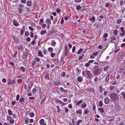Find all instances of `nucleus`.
<instances>
[{
  "label": "nucleus",
  "mask_w": 125,
  "mask_h": 125,
  "mask_svg": "<svg viewBox=\"0 0 125 125\" xmlns=\"http://www.w3.org/2000/svg\"><path fill=\"white\" fill-rule=\"evenodd\" d=\"M109 96L111 100L113 101L117 100L119 98V97L118 94L115 93H112Z\"/></svg>",
  "instance_id": "1"
},
{
  "label": "nucleus",
  "mask_w": 125,
  "mask_h": 125,
  "mask_svg": "<svg viewBox=\"0 0 125 125\" xmlns=\"http://www.w3.org/2000/svg\"><path fill=\"white\" fill-rule=\"evenodd\" d=\"M82 74L83 76H87L88 78H91L92 75L91 72L88 71H83L82 72Z\"/></svg>",
  "instance_id": "2"
},
{
  "label": "nucleus",
  "mask_w": 125,
  "mask_h": 125,
  "mask_svg": "<svg viewBox=\"0 0 125 125\" xmlns=\"http://www.w3.org/2000/svg\"><path fill=\"white\" fill-rule=\"evenodd\" d=\"M28 55V51L26 50L25 51L23 54L22 55V58L23 59H26Z\"/></svg>",
  "instance_id": "3"
},
{
  "label": "nucleus",
  "mask_w": 125,
  "mask_h": 125,
  "mask_svg": "<svg viewBox=\"0 0 125 125\" xmlns=\"http://www.w3.org/2000/svg\"><path fill=\"white\" fill-rule=\"evenodd\" d=\"M104 103L105 104H108L110 101V99L108 97H105L104 99Z\"/></svg>",
  "instance_id": "4"
},
{
  "label": "nucleus",
  "mask_w": 125,
  "mask_h": 125,
  "mask_svg": "<svg viewBox=\"0 0 125 125\" xmlns=\"http://www.w3.org/2000/svg\"><path fill=\"white\" fill-rule=\"evenodd\" d=\"M19 102L21 105H24L25 103L24 99L23 98L21 97L20 98L19 100Z\"/></svg>",
  "instance_id": "5"
},
{
  "label": "nucleus",
  "mask_w": 125,
  "mask_h": 125,
  "mask_svg": "<svg viewBox=\"0 0 125 125\" xmlns=\"http://www.w3.org/2000/svg\"><path fill=\"white\" fill-rule=\"evenodd\" d=\"M116 38L115 36H113L111 38L110 42H111L115 43L116 42Z\"/></svg>",
  "instance_id": "6"
},
{
  "label": "nucleus",
  "mask_w": 125,
  "mask_h": 125,
  "mask_svg": "<svg viewBox=\"0 0 125 125\" xmlns=\"http://www.w3.org/2000/svg\"><path fill=\"white\" fill-rule=\"evenodd\" d=\"M94 117H95V120L97 122H98L99 121H100V120H101V119H100V120L99 119H97V118H99L100 117V116L97 114H96V115H95Z\"/></svg>",
  "instance_id": "7"
},
{
  "label": "nucleus",
  "mask_w": 125,
  "mask_h": 125,
  "mask_svg": "<svg viewBox=\"0 0 125 125\" xmlns=\"http://www.w3.org/2000/svg\"><path fill=\"white\" fill-rule=\"evenodd\" d=\"M60 91L61 92L63 93H67V92L68 90L64 89L62 87H60Z\"/></svg>",
  "instance_id": "8"
},
{
  "label": "nucleus",
  "mask_w": 125,
  "mask_h": 125,
  "mask_svg": "<svg viewBox=\"0 0 125 125\" xmlns=\"http://www.w3.org/2000/svg\"><path fill=\"white\" fill-rule=\"evenodd\" d=\"M27 6H31L32 5V1L30 0H28L27 2Z\"/></svg>",
  "instance_id": "9"
},
{
  "label": "nucleus",
  "mask_w": 125,
  "mask_h": 125,
  "mask_svg": "<svg viewBox=\"0 0 125 125\" xmlns=\"http://www.w3.org/2000/svg\"><path fill=\"white\" fill-rule=\"evenodd\" d=\"M99 73V70L98 69H96L94 71V74L95 75H98Z\"/></svg>",
  "instance_id": "10"
},
{
  "label": "nucleus",
  "mask_w": 125,
  "mask_h": 125,
  "mask_svg": "<svg viewBox=\"0 0 125 125\" xmlns=\"http://www.w3.org/2000/svg\"><path fill=\"white\" fill-rule=\"evenodd\" d=\"M115 109L116 111L119 112L120 110V106L119 105H118L115 106Z\"/></svg>",
  "instance_id": "11"
},
{
  "label": "nucleus",
  "mask_w": 125,
  "mask_h": 125,
  "mask_svg": "<svg viewBox=\"0 0 125 125\" xmlns=\"http://www.w3.org/2000/svg\"><path fill=\"white\" fill-rule=\"evenodd\" d=\"M25 28L24 26L21 29L20 32V34L21 35H23L24 32L25 31Z\"/></svg>",
  "instance_id": "12"
},
{
  "label": "nucleus",
  "mask_w": 125,
  "mask_h": 125,
  "mask_svg": "<svg viewBox=\"0 0 125 125\" xmlns=\"http://www.w3.org/2000/svg\"><path fill=\"white\" fill-rule=\"evenodd\" d=\"M123 56L122 54H119L118 56L117 59L118 60H121V59L123 58Z\"/></svg>",
  "instance_id": "13"
},
{
  "label": "nucleus",
  "mask_w": 125,
  "mask_h": 125,
  "mask_svg": "<svg viewBox=\"0 0 125 125\" xmlns=\"http://www.w3.org/2000/svg\"><path fill=\"white\" fill-rule=\"evenodd\" d=\"M38 55L40 57H43V54L41 51H39L38 52Z\"/></svg>",
  "instance_id": "14"
},
{
  "label": "nucleus",
  "mask_w": 125,
  "mask_h": 125,
  "mask_svg": "<svg viewBox=\"0 0 125 125\" xmlns=\"http://www.w3.org/2000/svg\"><path fill=\"white\" fill-rule=\"evenodd\" d=\"M45 22L48 24H51V20L50 19H47L46 20Z\"/></svg>",
  "instance_id": "15"
},
{
  "label": "nucleus",
  "mask_w": 125,
  "mask_h": 125,
  "mask_svg": "<svg viewBox=\"0 0 125 125\" xmlns=\"http://www.w3.org/2000/svg\"><path fill=\"white\" fill-rule=\"evenodd\" d=\"M44 120L43 119H41L39 121V123L41 125H44Z\"/></svg>",
  "instance_id": "16"
},
{
  "label": "nucleus",
  "mask_w": 125,
  "mask_h": 125,
  "mask_svg": "<svg viewBox=\"0 0 125 125\" xmlns=\"http://www.w3.org/2000/svg\"><path fill=\"white\" fill-rule=\"evenodd\" d=\"M53 84L55 85L59 86L61 85V83L59 82H55L53 83Z\"/></svg>",
  "instance_id": "17"
},
{
  "label": "nucleus",
  "mask_w": 125,
  "mask_h": 125,
  "mask_svg": "<svg viewBox=\"0 0 125 125\" xmlns=\"http://www.w3.org/2000/svg\"><path fill=\"white\" fill-rule=\"evenodd\" d=\"M95 16H93L91 18H90L89 19V20L91 21H93L94 22H95Z\"/></svg>",
  "instance_id": "18"
},
{
  "label": "nucleus",
  "mask_w": 125,
  "mask_h": 125,
  "mask_svg": "<svg viewBox=\"0 0 125 125\" xmlns=\"http://www.w3.org/2000/svg\"><path fill=\"white\" fill-rule=\"evenodd\" d=\"M56 102H58L60 103L62 105L64 106L65 105V103H63L60 100H56Z\"/></svg>",
  "instance_id": "19"
},
{
  "label": "nucleus",
  "mask_w": 125,
  "mask_h": 125,
  "mask_svg": "<svg viewBox=\"0 0 125 125\" xmlns=\"http://www.w3.org/2000/svg\"><path fill=\"white\" fill-rule=\"evenodd\" d=\"M87 106L86 104L85 103H83L82 104L81 107L83 109H84Z\"/></svg>",
  "instance_id": "20"
},
{
  "label": "nucleus",
  "mask_w": 125,
  "mask_h": 125,
  "mask_svg": "<svg viewBox=\"0 0 125 125\" xmlns=\"http://www.w3.org/2000/svg\"><path fill=\"white\" fill-rule=\"evenodd\" d=\"M89 112V110L87 109H85L84 110V113L85 114H88Z\"/></svg>",
  "instance_id": "21"
},
{
  "label": "nucleus",
  "mask_w": 125,
  "mask_h": 125,
  "mask_svg": "<svg viewBox=\"0 0 125 125\" xmlns=\"http://www.w3.org/2000/svg\"><path fill=\"white\" fill-rule=\"evenodd\" d=\"M44 78L46 80H48L49 79V75L48 73H46L45 75Z\"/></svg>",
  "instance_id": "22"
},
{
  "label": "nucleus",
  "mask_w": 125,
  "mask_h": 125,
  "mask_svg": "<svg viewBox=\"0 0 125 125\" xmlns=\"http://www.w3.org/2000/svg\"><path fill=\"white\" fill-rule=\"evenodd\" d=\"M22 45H19L17 47V49L18 50H22Z\"/></svg>",
  "instance_id": "23"
},
{
  "label": "nucleus",
  "mask_w": 125,
  "mask_h": 125,
  "mask_svg": "<svg viewBox=\"0 0 125 125\" xmlns=\"http://www.w3.org/2000/svg\"><path fill=\"white\" fill-rule=\"evenodd\" d=\"M51 44L52 46H55L56 44V43L55 41L54 40H52L51 42Z\"/></svg>",
  "instance_id": "24"
},
{
  "label": "nucleus",
  "mask_w": 125,
  "mask_h": 125,
  "mask_svg": "<svg viewBox=\"0 0 125 125\" xmlns=\"http://www.w3.org/2000/svg\"><path fill=\"white\" fill-rule=\"evenodd\" d=\"M118 31L117 30H114L113 31V33L114 34L117 35L118 34Z\"/></svg>",
  "instance_id": "25"
},
{
  "label": "nucleus",
  "mask_w": 125,
  "mask_h": 125,
  "mask_svg": "<svg viewBox=\"0 0 125 125\" xmlns=\"http://www.w3.org/2000/svg\"><path fill=\"white\" fill-rule=\"evenodd\" d=\"M83 102V100H81L77 102L76 104V105L78 106L81 104Z\"/></svg>",
  "instance_id": "26"
},
{
  "label": "nucleus",
  "mask_w": 125,
  "mask_h": 125,
  "mask_svg": "<svg viewBox=\"0 0 125 125\" xmlns=\"http://www.w3.org/2000/svg\"><path fill=\"white\" fill-rule=\"evenodd\" d=\"M13 24L15 26H17L19 25V23L15 21H13Z\"/></svg>",
  "instance_id": "27"
},
{
  "label": "nucleus",
  "mask_w": 125,
  "mask_h": 125,
  "mask_svg": "<svg viewBox=\"0 0 125 125\" xmlns=\"http://www.w3.org/2000/svg\"><path fill=\"white\" fill-rule=\"evenodd\" d=\"M20 69L22 72L24 73L25 72V69L22 66L21 67Z\"/></svg>",
  "instance_id": "28"
},
{
  "label": "nucleus",
  "mask_w": 125,
  "mask_h": 125,
  "mask_svg": "<svg viewBox=\"0 0 125 125\" xmlns=\"http://www.w3.org/2000/svg\"><path fill=\"white\" fill-rule=\"evenodd\" d=\"M77 80L78 82H81L82 81L83 78L81 77H79L77 78Z\"/></svg>",
  "instance_id": "29"
},
{
  "label": "nucleus",
  "mask_w": 125,
  "mask_h": 125,
  "mask_svg": "<svg viewBox=\"0 0 125 125\" xmlns=\"http://www.w3.org/2000/svg\"><path fill=\"white\" fill-rule=\"evenodd\" d=\"M35 61L37 62H39L40 61V58L38 57H35L34 58Z\"/></svg>",
  "instance_id": "30"
},
{
  "label": "nucleus",
  "mask_w": 125,
  "mask_h": 125,
  "mask_svg": "<svg viewBox=\"0 0 125 125\" xmlns=\"http://www.w3.org/2000/svg\"><path fill=\"white\" fill-rule=\"evenodd\" d=\"M46 33V30L42 31L40 32V34L42 35H43Z\"/></svg>",
  "instance_id": "31"
},
{
  "label": "nucleus",
  "mask_w": 125,
  "mask_h": 125,
  "mask_svg": "<svg viewBox=\"0 0 125 125\" xmlns=\"http://www.w3.org/2000/svg\"><path fill=\"white\" fill-rule=\"evenodd\" d=\"M56 32V31L55 30H52V31L51 30L49 31L48 32L49 33V34H51L53 33Z\"/></svg>",
  "instance_id": "32"
},
{
  "label": "nucleus",
  "mask_w": 125,
  "mask_h": 125,
  "mask_svg": "<svg viewBox=\"0 0 125 125\" xmlns=\"http://www.w3.org/2000/svg\"><path fill=\"white\" fill-rule=\"evenodd\" d=\"M109 74H108L106 77L105 79V81L106 82H107L109 80Z\"/></svg>",
  "instance_id": "33"
},
{
  "label": "nucleus",
  "mask_w": 125,
  "mask_h": 125,
  "mask_svg": "<svg viewBox=\"0 0 125 125\" xmlns=\"http://www.w3.org/2000/svg\"><path fill=\"white\" fill-rule=\"evenodd\" d=\"M99 106L100 107H102L103 106V103L102 101H100L99 102Z\"/></svg>",
  "instance_id": "34"
},
{
  "label": "nucleus",
  "mask_w": 125,
  "mask_h": 125,
  "mask_svg": "<svg viewBox=\"0 0 125 125\" xmlns=\"http://www.w3.org/2000/svg\"><path fill=\"white\" fill-rule=\"evenodd\" d=\"M9 123L10 124H13L14 123V120L13 119H12L10 120H9Z\"/></svg>",
  "instance_id": "35"
},
{
  "label": "nucleus",
  "mask_w": 125,
  "mask_h": 125,
  "mask_svg": "<svg viewBox=\"0 0 125 125\" xmlns=\"http://www.w3.org/2000/svg\"><path fill=\"white\" fill-rule=\"evenodd\" d=\"M8 115H11L12 114V111L10 110H8Z\"/></svg>",
  "instance_id": "36"
},
{
  "label": "nucleus",
  "mask_w": 125,
  "mask_h": 125,
  "mask_svg": "<svg viewBox=\"0 0 125 125\" xmlns=\"http://www.w3.org/2000/svg\"><path fill=\"white\" fill-rule=\"evenodd\" d=\"M76 113L77 114H80L81 115L82 114V112L81 110H76Z\"/></svg>",
  "instance_id": "37"
},
{
  "label": "nucleus",
  "mask_w": 125,
  "mask_h": 125,
  "mask_svg": "<svg viewBox=\"0 0 125 125\" xmlns=\"http://www.w3.org/2000/svg\"><path fill=\"white\" fill-rule=\"evenodd\" d=\"M43 19H41L39 21V24L40 25H41L42 23H43Z\"/></svg>",
  "instance_id": "38"
},
{
  "label": "nucleus",
  "mask_w": 125,
  "mask_h": 125,
  "mask_svg": "<svg viewBox=\"0 0 125 125\" xmlns=\"http://www.w3.org/2000/svg\"><path fill=\"white\" fill-rule=\"evenodd\" d=\"M7 120L9 121L10 120L12 119V117L8 115L7 117Z\"/></svg>",
  "instance_id": "39"
},
{
  "label": "nucleus",
  "mask_w": 125,
  "mask_h": 125,
  "mask_svg": "<svg viewBox=\"0 0 125 125\" xmlns=\"http://www.w3.org/2000/svg\"><path fill=\"white\" fill-rule=\"evenodd\" d=\"M99 88L100 92H102L103 91V87L101 85L99 86Z\"/></svg>",
  "instance_id": "40"
},
{
  "label": "nucleus",
  "mask_w": 125,
  "mask_h": 125,
  "mask_svg": "<svg viewBox=\"0 0 125 125\" xmlns=\"http://www.w3.org/2000/svg\"><path fill=\"white\" fill-rule=\"evenodd\" d=\"M46 99V98H44L42 100L41 103V104H43L44 101H45Z\"/></svg>",
  "instance_id": "41"
},
{
  "label": "nucleus",
  "mask_w": 125,
  "mask_h": 125,
  "mask_svg": "<svg viewBox=\"0 0 125 125\" xmlns=\"http://www.w3.org/2000/svg\"><path fill=\"white\" fill-rule=\"evenodd\" d=\"M29 34L30 33L29 31H26L24 34L25 36H27L29 35Z\"/></svg>",
  "instance_id": "42"
},
{
  "label": "nucleus",
  "mask_w": 125,
  "mask_h": 125,
  "mask_svg": "<svg viewBox=\"0 0 125 125\" xmlns=\"http://www.w3.org/2000/svg\"><path fill=\"white\" fill-rule=\"evenodd\" d=\"M116 81L115 80L113 81L111 83L112 85H115L117 83Z\"/></svg>",
  "instance_id": "43"
},
{
  "label": "nucleus",
  "mask_w": 125,
  "mask_h": 125,
  "mask_svg": "<svg viewBox=\"0 0 125 125\" xmlns=\"http://www.w3.org/2000/svg\"><path fill=\"white\" fill-rule=\"evenodd\" d=\"M98 110L101 113H103L104 112V109L103 108H100L98 109Z\"/></svg>",
  "instance_id": "44"
},
{
  "label": "nucleus",
  "mask_w": 125,
  "mask_h": 125,
  "mask_svg": "<svg viewBox=\"0 0 125 125\" xmlns=\"http://www.w3.org/2000/svg\"><path fill=\"white\" fill-rule=\"evenodd\" d=\"M124 1L123 0H121L120 1L119 4H120V5L121 6L123 5L124 4Z\"/></svg>",
  "instance_id": "45"
},
{
  "label": "nucleus",
  "mask_w": 125,
  "mask_h": 125,
  "mask_svg": "<svg viewBox=\"0 0 125 125\" xmlns=\"http://www.w3.org/2000/svg\"><path fill=\"white\" fill-rule=\"evenodd\" d=\"M83 49L82 48H80L77 52V54H80L83 51Z\"/></svg>",
  "instance_id": "46"
},
{
  "label": "nucleus",
  "mask_w": 125,
  "mask_h": 125,
  "mask_svg": "<svg viewBox=\"0 0 125 125\" xmlns=\"http://www.w3.org/2000/svg\"><path fill=\"white\" fill-rule=\"evenodd\" d=\"M48 51L50 52H52L53 51V49L52 47H49L48 49Z\"/></svg>",
  "instance_id": "47"
},
{
  "label": "nucleus",
  "mask_w": 125,
  "mask_h": 125,
  "mask_svg": "<svg viewBox=\"0 0 125 125\" xmlns=\"http://www.w3.org/2000/svg\"><path fill=\"white\" fill-rule=\"evenodd\" d=\"M30 116L31 117H34V114L33 112L31 113L30 114Z\"/></svg>",
  "instance_id": "48"
},
{
  "label": "nucleus",
  "mask_w": 125,
  "mask_h": 125,
  "mask_svg": "<svg viewBox=\"0 0 125 125\" xmlns=\"http://www.w3.org/2000/svg\"><path fill=\"white\" fill-rule=\"evenodd\" d=\"M122 21V20L121 19H119L117 20L116 21L117 23L118 24H120Z\"/></svg>",
  "instance_id": "49"
},
{
  "label": "nucleus",
  "mask_w": 125,
  "mask_h": 125,
  "mask_svg": "<svg viewBox=\"0 0 125 125\" xmlns=\"http://www.w3.org/2000/svg\"><path fill=\"white\" fill-rule=\"evenodd\" d=\"M121 94L123 96V98L125 99V93L124 92H122Z\"/></svg>",
  "instance_id": "50"
},
{
  "label": "nucleus",
  "mask_w": 125,
  "mask_h": 125,
  "mask_svg": "<svg viewBox=\"0 0 125 125\" xmlns=\"http://www.w3.org/2000/svg\"><path fill=\"white\" fill-rule=\"evenodd\" d=\"M99 54V53L98 52H95L92 53L93 55L95 56H96L97 55Z\"/></svg>",
  "instance_id": "51"
},
{
  "label": "nucleus",
  "mask_w": 125,
  "mask_h": 125,
  "mask_svg": "<svg viewBox=\"0 0 125 125\" xmlns=\"http://www.w3.org/2000/svg\"><path fill=\"white\" fill-rule=\"evenodd\" d=\"M109 67L108 65H107L104 68V71H107L109 68Z\"/></svg>",
  "instance_id": "52"
},
{
  "label": "nucleus",
  "mask_w": 125,
  "mask_h": 125,
  "mask_svg": "<svg viewBox=\"0 0 125 125\" xmlns=\"http://www.w3.org/2000/svg\"><path fill=\"white\" fill-rule=\"evenodd\" d=\"M36 61H34V60H33V62H32V66H33L35 65L36 63Z\"/></svg>",
  "instance_id": "53"
},
{
  "label": "nucleus",
  "mask_w": 125,
  "mask_h": 125,
  "mask_svg": "<svg viewBox=\"0 0 125 125\" xmlns=\"http://www.w3.org/2000/svg\"><path fill=\"white\" fill-rule=\"evenodd\" d=\"M7 83L9 85H11V80L8 79L7 80Z\"/></svg>",
  "instance_id": "54"
},
{
  "label": "nucleus",
  "mask_w": 125,
  "mask_h": 125,
  "mask_svg": "<svg viewBox=\"0 0 125 125\" xmlns=\"http://www.w3.org/2000/svg\"><path fill=\"white\" fill-rule=\"evenodd\" d=\"M81 6H80V5H78V6H76V9L78 10H79L81 9Z\"/></svg>",
  "instance_id": "55"
},
{
  "label": "nucleus",
  "mask_w": 125,
  "mask_h": 125,
  "mask_svg": "<svg viewBox=\"0 0 125 125\" xmlns=\"http://www.w3.org/2000/svg\"><path fill=\"white\" fill-rule=\"evenodd\" d=\"M84 56V54H83L81 56H80L78 58V60H80L82 59L83 57Z\"/></svg>",
  "instance_id": "56"
},
{
  "label": "nucleus",
  "mask_w": 125,
  "mask_h": 125,
  "mask_svg": "<svg viewBox=\"0 0 125 125\" xmlns=\"http://www.w3.org/2000/svg\"><path fill=\"white\" fill-rule=\"evenodd\" d=\"M98 79V78L97 77H96L94 78V81L95 82V83H96V82H97Z\"/></svg>",
  "instance_id": "57"
},
{
  "label": "nucleus",
  "mask_w": 125,
  "mask_h": 125,
  "mask_svg": "<svg viewBox=\"0 0 125 125\" xmlns=\"http://www.w3.org/2000/svg\"><path fill=\"white\" fill-rule=\"evenodd\" d=\"M82 121V120H78L77 123V125H79Z\"/></svg>",
  "instance_id": "58"
},
{
  "label": "nucleus",
  "mask_w": 125,
  "mask_h": 125,
  "mask_svg": "<svg viewBox=\"0 0 125 125\" xmlns=\"http://www.w3.org/2000/svg\"><path fill=\"white\" fill-rule=\"evenodd\" d=\"M64 109L65 110V113H67L68 112V109L67 108L64 107Z\"/></svg>",
  "instance_id": "59"
},
{
  "label": "nucleus",
  "mask_w": 125,
  "mask_h": 125,
  "mask_svg": "<svg viewBox=\"0 0 125 125\" xmlns=\"http://www.w3.org/2000/svg\"><path fill=\"white\" fill-rule=\"evenodd\" d=\"M15 82V79H13L12 80H11V85L12 84H13Z\"/></svg>",
  "instance_id": "60"
},
{
  "label": "nucleus",
  "mask_w": 125,
  "mask_h": 125,
  "mask_svg": "<svg viewBox=\"0 0 125 125\" xmlns=\"http://www.w3.org/2000/svg\"><path fill=\"white\" fill-rule=\"evenodd\" d=\"M55 53H51V56L52 57H54L55 55Z\"/></svg>",
  "instance_id": "61"
},
{
  "label": "nucleus",
  "mask_w": 125,
  "mask_h": 125,
  "mask_svg": "<svg viewBox=\"0 0 125 125\" xmlns=\"http://www.w3.org/2000/svg\"><path fill=\"white\" fill-rule=\"evenodd\" d=\"M108 36V34L107 33L104 34L103 36V38H106Z\"/></svg>",
  "instance_id": "62"
},
{
  "label": "nucleus",
  "mask_w": 125,
  "mask_h": 125,
  "mask_svg": "<svg viewBox=\"0 0 125 125\" xmlns=\"http://www.w3.org/2000/svg\"><path fill=\"white\" fill-rule=\"evenodd\" d=\"M56 107L57 108V112L58 113H60V108L59 107V106H56Z\"/></svg>",
  "instance_id": "63"
},
{
  "label": "nucleus",
  "mask_w": 125,
  "mask_h": 125,
  "mask_svg": "<svg viewBox=\"0 0 125 125\" xmlns=\"http://www.w3.org/2000/svg\"><path fill=\"white\" fill-rule=\"evenodd\" d=\"M115 87V86H110V89L111 91L113 90Z\"/></svg>",
  "instance_id": "64"
}]
</instances>
